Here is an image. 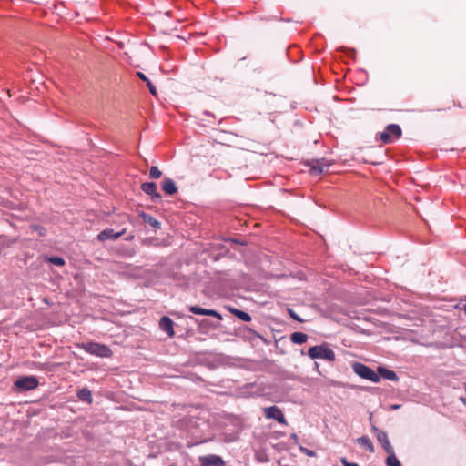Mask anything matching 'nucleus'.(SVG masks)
<instances>
[{
	"instance_id": "obj_10",
	"label": "nucleus",
	"mask_w": 466,
	"mask_h": 466,
	"mask_svg": "<svg viewBox=\"0 0 466 466\" xmlns=\"http://www.w3.org/2000/svg\"><path fill=\"white\" fill-rule=\"evenodd\" d=\"M201 466H222L224 461L219 456L208 455L199 458Z\"/></svg>"
},
{
	"instance_id": "obj_22",
	"label": "nucleus",
	"mask_w": 466,
	"mask_h": 466,
	"mask_svg": "<svg viewBox=\"0 0 466 466\" xmlns=\"http://www.w3.org/2000/svg\"><path fill=\"white\" fill-rule=\"evenodd\" d=\"M388 457L386 459L387 466H401L400 461L397 459L392 449L390 452H387Z\"/></svg>"
},
{
	"instance_id": "obj_28",
	"label": "nucleus",
	"mask_w": 466,
	"mask_h": 466,
	"mask_svg": "<svg viewBox=\"0 0 466 466\" xmlns=\"http://www.w3.org/2000/svg\"><path fill=\"white\" fill-rule=\"evenodd\" d=\"M340 461L344 466H346V464H350V462L345 458H341Z\"/></svg>"
},
{
	"instance_id": "obj_27",
	"label": "nucleus",
	"mask_w": 466,
	"mask_h": 466,
	"mask_svg": "<svg viewBox=\"0 0 466 466\" xmlns=\"http://www.w3.org/2000/svg\"><path fill=\"white\" fill-rule=\"evenodd\" d=\"M289 314L294 319L301 321V319L292 310H289Z\"/></svg>"
},
{
	"instance_id": "obj_1",
	"label": "nucleus",
	"mask_w": 466,
	"mask_h": 466,
	"mask_svg": "<svg viewBox=\"0 0 466 466\" xmlns=\"http://www.w3.org/2000/svg\"><path fill=\"white\" fill-rule=\"evenodd\" d=\"M80 348L83 349L86 352L97 357L109 358L112 356V350L104 344L96 342H86L82 343Z\"/></svg>"
},
{
	"instance_id": "obj_13",
	"label": "nucleus",
	"mask_w": 466,
	"mask_h": 466,
	"mask_svg": "<svg viewBox=\"0 0 466 466\" xmlns=\"http://www.w3.org/2000/svg\"><path fill=\"white\" fill-rule=\"evenodd\" d=\"M173 321L168 317H162L159 321L160 329L165 331L169 337L174 336Z\"/></svg>"
},
{
	"instance_id": "obj_11",
	"label": "nucleus",
	"mask_w": 466,
	"mask_h": 466,
	"mask_svg": "<svg viewBox=\"0 0 466 466\" xmlns=\"http://www.w3.org/2000/svg\"><path fill=\"white\" fill-rule=\"evenodd\" d=\"M189 311L192 312L193 314L212 316V317H216L218 319H222V316L218 311H216L214 309H203V308H200L198 306H190Z\"/></svg>"
},
{
	"instance_id": "obj_29",
	"label": "nucleus",
	"mask_w": 466,
	"mask_h": 466,
	"mask_svg": "<svg viewBox=\"0 0 466 466\" xmlns=\"http://www.w3.org/2000/svg\"><path fill=\"white\" fill-rule=\"evenodd\" d=\"M346 466H359V465L354 462H350V464H346Z\"/></svg>"
},
{
	"instance_id": "obj_5",
	"label": "nucleus",
	"mask_w": 466,
	"mask_h": 466,
	"mask_svg": "<svg viewBox=\"0 0 466 466\" xmlns=\"http://www.w3.org/2000/svg\"><path fill=\"white\" fill-rule=\"evenodd\" d=\"M15 385L20 390H30L35 389L38 386V380L34 376H25L19 378Z\"/></svg>"
},
{
	"instance_id": "obj_17",
	"label": "nucleus",
	"mask_w": 466,
	"mask_h": 466,
	"mask_svg": "<svg viewBox=\"0 0 466 466\" xmlns=\"http://www.w3.org/2000/svg\"><path fill=\"white\" fill-rule=\"evenodd\" d=\"M357 443L369 451L370 453L374 452V446L368 436H362L357 439Z\"/></svg>"
},
{
	"instance_id": "obj_30",
	"label": "nucleus",
	"mask_w": 466,
	"mask_h": 466,
	"mask_svg": "<svg viewBox=\"0 0 466 466\" xmlns=\"http://www.w3.org/2000/svg\"><path fill=\"white\" fill-rule=\"evenodd\" d=\"M291 438H292V439H294V440H296V441L298 440V436H297L296 434H292V435H291Z\"/></svg>"
},
{
	"instance_id": "obj_8",
	"label": "nucleus",
	"mask_w": 466,
	"mask_h": 466,
	"mask_svg": "<svg viewBox=\"0 0 466 466\" xmlns=\"http://www.w3.org/2000/svg\"><path fill=\"white\" fill-rule=\"evenodd\" d=\"M307 164L310 167V173L314 176L322 174L329 167V164H326L324 159H313L309 161Z\"/></svg>"
},
{
	"instance_id": "obj_20",
	"label": "nucleus",
	"mask_w": 466,
	"mask_h": 466,
	"mask_svg": "<svg viewBox=\"0 0 466 466\" xmlns=\"http://www.w3.org/2000/svg\"><path fill=\"white\" fill-rule=\"evenodd\" d=\"M137 76L147 84L150 93L154 96L157 95V88L156 86L150 82V80L146 76V75L142 72L137 73Z\"/></svg>"
},
{
	"instance_id": "obj_3",
	"label": "nucleus",
	"mask_w": 466,
	"mask_h": 466,
	"mask_svg": "<svg viewBox=\"0 0 466 466\" xmlns=\"http://www.w3.org/2000/svg\"><path fill=\"white\" fill-rule=\"evenodd\" d=\"M402 135L400 127L397 124H390L385 130L380 133V139L383 144H390Z\"/></svg>"
},
{
	"instance_id": "obj_14",
	"label": "nucleus",
	"mask_w": 466,
	"mask_h": 466,
	"mask_svg": "<svg viewBox=\"0 0 466 466\" xmlns=\"http://www.w3.org/2000/svg\"><path fill=\"white\" fill-rule=\"evenodd\" d=\"M377 370H378V375L380 377L381 376L384 379L389 380H394V381L398 380V376L393 370H388L384 367H379Z\"/></svg>"
},
{
	"instance_id": "obj_32",
	"label": "nucleus",
	"mask_w": 466,
	"mask_h": 466,
	"mask_svg": "<svg viewBox=\"0 0 466 466\" xmlns=\"http://www.w3.org/2000/svg\"><path fill=\"white\" fill-rule=\"evenodd\" d=\"M465 312H466V307H465Z\"/></svg>"
},
{
	"instance_id": "obj_9",
	"label": "nucleus",
	"mask_w": 466,
	"mask_h": 466,
	"mask_svg": "<svg viewBox=\"0 0 466 466\" xmlns=\"http://www.w3.org/2000/svg\"><path fill=\"white\" fill-rule=\"evenodd\" d=\"M125 231L126 229H123L122 231L116 233L112 228H106L97 235V239L99 241H106L107 239H117L118 238L125 234Z\"/></svg>"
},
{
	"instance_id": "obj_4",
	"label": "nucleus",
	"mask_w": 466,
	"mask_h": 466,
	"mask_svg": "<svg viewBox=\"0 0 466 466\" xmlns=\"http://www.w3.org/2000/svg\"><path fill=\"white\" fill-rule=\"evenodd\" d=\"M352 369H353L354 372L360 378L369 380L372 382L380 381V376L376 372H374V370H371L370 367H368L362 363H359V362L354 363L352 365Z\"/></svg>"
},
{
	"instance_id": "obj_18",
	"label": "nucleus",
	"mask_w": 466,
	"mask_h": 466,
	"mask_svg": "<svg viewBox=\"0 0 466 466\" xmlns=\"http://www.w3.org/2000/svg\"><path fill=\"white\" fill-rule=\"evenodd\" d=\"M77 397L80 400L86 401L87 403L92 402V394L91 391L87 388H83L78 390Z\"/></svg>"
},
{
	"instance_id": "obj_25",
	"label": "nucleus",
	"mask_w": 466,
	"mask_h": 466,
	"mask_svg": "<svg viewBox=\"0 0 466 466\" xmlns=\"http://www.w3.org/2000/svg\"><path fill=\"white\" fill-rule=\"evenodd\" d=\"M33 228L36 230L40 236H44L46 234V229L43 227L34 226Z\"/></svg>"
},
{
	"instance_id": "obj_2",
	"label": "nucleus",
	"mask_w": 466,
	"mask_h": 466,
	"mask_svg": "<svg viewBox=\"0 0 466 466\" xmlns=\"http://www.w3.org/2000/svg\"><path fill=\"white\" fill-rule=\"evenodd\" d=\"M309 356L313 360L323 359L329 361H334L336 358L334 351L331 349H329L326 344L313 346L309 348Z\"/></svg>"
},
{
	"instance_id": "obj_21",
	"label": "nucleus",
	"mask_w": 466,
	"mask_h": 466,
	"mask_svg": "<svg viewBox=\"0 0 466 466\" xmlns=\"http://www.w3.org/2000/svg\"><path fill=\"white\" fill-rule=\"evenodd\" d=\"M142 218L145 223L152 226L153 228H160V222L155 218L154 217L145 214H142Z\"/></svg>"
},
{
	"instance_id": "obj_19",
	"label": "nucleus",
	"mask_w": 466,
	"mask_h": 466,
	"mask_svg": "<svg viewBox=\"0 0 466 466\" xmlns=\"http://www.w3.org/2000/svg\"><path fill=\"white\" fill-rule=\"evenodd\" d=\"M308 336L302 332H294L290 336V340L295 344H303L307 341Z\"/></svg>"
},
{
	"instance_id": "obj_16",
	"label": "nucleus",
	"mask_w": 466,
	"mask_h": 466,
	"mask_svg": "<svg viewBox=\"0 0 466 466\" xmlns=\"http://www.w3.org/2000/svg\"><path fill=\"white\" fill-rule=\"evenodd\" d=\"M227 309L242 321L249 322L251 320L250 315L242 310H239L233 307H227Z\"/></svg>"
},
{
	"instance_id": "obj_7",
	"label": "nucleus",
	"mask_w": 466,
	"mask_h": 466,
	"mask_svg": "<svg viewBox=\"0 0 466 466\" xmlns=\"http://www.w3.org/2000/svg\"><path fill=\"white\" fill-rule=\"evenodd\" d=\"M373 431L376 433L377 441L380 443L386 452H390L393 447L391 446L388 434L386 431L379 430L377 427L372 426Z\"/></svg>"
},
{
	"instance_id": "obj_24",
	"label": "nucleus",
	"mask_w": 466,
	"mask_h": 466,
	"mask_svg": "<svg viewBox=\"0 0 466 466\" xmlns=\"http://www.w3.org/2000/svg\"><path fill=\"white\" fill-rule=\"evenodd\" d=\"M162 175V172L158 169V167L153 166L149 169V176L151 178L157 179L159 178Z\"/></svg>"
},
{
	"instance_id": "obj_26",
	"label": "nucleus",
	"mask_w": 466,
	"mask_h": 466,
	"mask_svg": "<svg viewBox=\"0 0 466 466\" xmlns=\"http://www.w3.org/2000/svg\"><path fill=\"white\" fill-rule=\"evenodd\" d=\"M307 455L309 456H314L315 455V452L310 451V450H308V449H301Z\"/></svg>"
},
{
	"instance_id": "obj_6",
	"label": "nucleus",
	"mask_w": 466,
	"mask_h": 466,
	"mask_svg": "<svg viewBox=\"0 0 466 466\" xmlns=\"http://www.w3.org/2000/svg\"><path fill=\"white\" fill-rule=\"evenodd\" d=\"M264 415L268 419H274L278 422L287 425V420L279 408L271 406L264 409Z\"/></svg>"
},
{
	"instance_id": "obj_31",
	"label": "nucleus",
	"mask_w": 466,
	"mask_h": 466,
	"mask_svg": "<svg viewBox=\"0 0 466 466\" xmlns=\"http://www.w3.org/2000/svg\"><path fill=\"white\" fill-rule=\"evenodd\" d=\"M461 400L466 405V398H461Z\"/></svg>"
},
{
	"instance_id": "obj_23",
	"label": "nucleus",
	"mask_w": 466,
	"mask_h": 466,
	"mask_svg": "<svg viewBox=\"0 0 466 466\" xmlns=\"http://www.w3.org/2000/svg\"><path fill=\"white\" fill-rule=\"evenodd\" d=\"M47 261L58 267H62L66 263L64 258L60 257H50L47 258Z\"/></svg>"
},
{
	"instance_id": "obj_12",
	"label": "nucleus",
	"mask_w": 466,
	"mask_h": 466,
	"mask_svg": "<svg viewBox=\"0 0 466 466\" xmlns=\"http://www.w3.org/2000/svg\"><path fill=\"white\" fill-rule=\"evenodd\" d=\"M141 189L147 195L151 196L152 199L160 198V194L157 190V184L154 182H145L141 185Z\"/></svg>"
},
{
	"instance_id": "obj_15",
	"label": "nucleus",
	"mask_w": 466,
	"mask_h": 466,
	"mask_svg": "<svg viewBox=\"0 0 466 466\" xmlns=\"http://www.w3.org/2000/svg\"><path fill=\"white\" fill-rule=\"evenodd\" d=\"M162 189L168 195H173L177 191L175 182L171 178H165L162 183Z\"/></svg>"
}]
</instances>
